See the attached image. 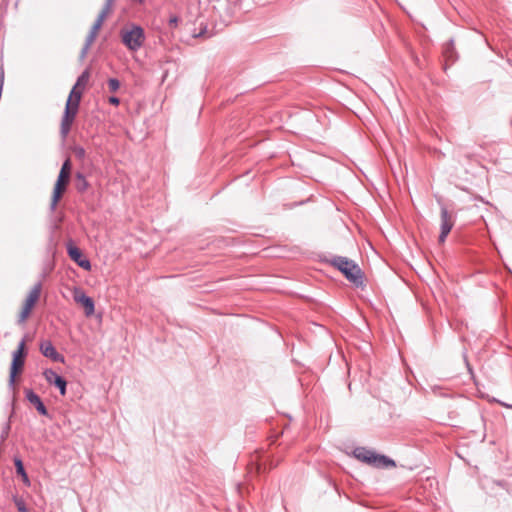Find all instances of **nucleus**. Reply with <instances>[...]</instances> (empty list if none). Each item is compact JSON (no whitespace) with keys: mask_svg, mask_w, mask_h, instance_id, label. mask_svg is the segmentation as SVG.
I'll return each mask as SVG.
<instances>
[{"mask_svg":"<svg viewBox=\"0 0 512 512\" xmlns=\"http://www.w3.org/2000/svg\"><path fill=\"white\" fill-rule=\"evenodd\" d=\"M108 87L111 92H116L120 87V82L116 78H110L108 80Z\"/></svg>","mask_w":512,"mask_h":512,"instance_id":"6ab92c4d","label":"nucleus"},{"mask_svg":"<svg viewBox=\"0 0 512 512\" xmlns=\"http://www.w3.org/2000/svg\"><path fill=\"white\" fill-rule=\"evenodd\" d=\"M178 17L177 16H172L170 19H169V25L170 26H177L178 24Z\"/></svg>","mask_w":512,"mask_h":512,"instance_id":"4be33fe9","label":"nucleus"},{"mask_svg":"<svg viewBox=\"0 0 512 512\" xmlns=\"http://www.w3.org/2000/svg\"><path fill=\"white\" fill-rule=\"evenodd\" d=\"M122 42L131 51H137L144 42V31L140 26H133L129 30H123L121 33Z\"/></svg>","mask_w":512,"mask_h":512,"instance_id":"423d86ee","label":"nucleus"},{"mask_svg":"<svg viewBox=\"0 0 512 512\" xmlns=\"http://www.w3.org/2000/svg\"><path fill=\"white\" fill-rule=\"evenodd\" d=\"M67 252L69 257L76 262L81 268L85 270L91 269V263L88 259L83 258L81 250L74 244L70 243L67 245Z\"/></svg>","mask_w":512,"mask_h":512,"instance_id":"ddd939ff","label":"nucleus"},{"mask_svg":"<svg viewBox=\"0 0 512 512\" xmlns=\"http://www.w3.org/2000/svg\"><path fill=\"white\" fill-rule=\"evenodd\" d=\"M91 45H92V44H88V40L86 39V41H85V45H84V47L82 48L81 55H80V57H81L82 59H83V58H85V56H86V54H87V52H88L89 48L91 47Z\"/></svg>","mask_w":512,"mask_h":512,"instance_id":"412c9836","label":"nucleus"},{"mask_svg":"<svg viewBox=\"0 0 512 512\" xmlns=\"http://www.w3.org/2000/svg\"><path fill=\"white\" fill-rule=\"evenodd\" d=\"M444 55L450 59V60H454L453 59V56H454V42L452 40L448 41L445 46H444Z\"/></svg>","mask_w":512,"mask_h":512,"instance_id":"f3484780","label":"nucleus"},{"mask_svg":"<svg viewBox=\"0 0 512 512\" xmlns=\"http://www.w3.org/2000/svg\"><path fill=\"white\" fill-rule=\"evenodd\" d=\"M41 290H42V285L41 283H36L32 289L30 290L26 300H25V303L23 305V308L19 314V319H18V322L19 323H24L27 318L29 317L33 307L35 306V304L37 303V301L39 300V297H40V294H41Z\"/></svg>","mask_w":512,"mask_h":512,"instance_id":"0eeeda50","label":"nucleus"},{"mask_svg":"<svg viewBox=\"0 0 512 512\" xmlns=\"http://www.w3.org/2000/svg\"><path fill=\"white\" fill-rule=\"evenodd\" d=\"M16 471L18 474L23 476L24 481H28V476L24 470V466L21 460H15Z\"/></svg>","mask_w":512,"mask_h":512,"instance_id":"a211bd4d","label":"nucleus"},{"mask_svg":"<svg viewBox=\"0 0 512 512\" xmlns=\"http://www.w3.org/2000/svg\"><path fill=\"white\" fill-rule=\"evenodd\" d=\"M26 337H24L18 344L17 349L13 352V359L10 368L9 384L14 386L15 378L24 367L25 356H26Z\"/></svg>","mask_w":512,"mask_h":512,"instance_id":"39448f33","label":"nucleus"},{"mask_svg":"<svg viewBox=\"0 0 512 512\" xmlns=\"http://www.w3.org/2000/svg\"><path fill=\"white\" fill-rule=\"evenodd\" d=\"M15 505L18 509V512H29V510L27 509L26 505H25V502L20 499V498H15Z\"/></svg>","mask_w":512,"mask_h":512,"instance_id":"aec40b11","label":"nucleus"},{"mask_svg":"<svg viewBox=\"0 0 512 512\" xmlns=\"http://www.w3.org/2000/svg\"><path fill=\"white\" fill-rule=\"evenodd\" d=\"M89 78H90V73H89V70L86 69L78 77L75 85L73 86V88L70 91L69 96L77 98V99H81L83 91L85 90V87L88 84Z\"/></svg>","mask_w":512,"mask_h":512,"instance_id":"4468645a","label":"nucleus"},{"mask_svg":"<svg viewBox=\"0 0 512 512\" xmlns=\"http://www.w3.org/2000/svg\"><path fill=\"white\" fill-rule=\"evenodd\" d=\"M440 235H439V242L444 243L448 234L452 230L455 220L453 215L447 210L445 206L441 207V213H440Z\"/></svg>","mask_w":512,"mask_h":512,"instance_id":"1a4fd4ad","label":"nucleus"},{"mask_svg":"<svg viewBox=\"0 0 512 512\" xmlns=\"http://www.w3.org/2000/svg\"><path fill=\"white\" fill-rule=\"evenodd\" d=\"M74 301L84 307L85 315L90 317L95 312L94 301L91 297L87 296L80 288H74L73 291Z\"/></svg>","mask_w":512,"mask_h":512,"instance_id":"9d476101","label":"nucleus"},{"mask_svg":"<svg viewBox=\"0 0 512 512\" xmlns=\"http://www.w3.org/2000/svg\"><path fill=\"white\" fill-rule=\"evenodd\" d=\"M25 397L29 401L30 404H32L39 414L43 416L48 415V411L43 404L41 398L31 389H28L25 391Z\"/></svg>","mask_w":512,"mask_h":512,"instance_id":"2eb2a0df","label":"nucleus"},{"mask_svg":"<svg viewBox=\"0 0 512 512\" xmlns=\"http://www.w3.org/2000/svg\"><path fill=\"white\" fill-rule=\"evenodd\" d=\"M113 1L114 0H106V3L104 5L103 9L101 10L100 14L98 15L95 23L93 24V26L86 38L88 40V44H93V42L95 41L97 34L103 25L104 20L106 19L107 15L111 11Z\"/></svg>","mask_w":512,"mask_h":512,"instance_id":"6e6552de","label":"nucleus"},{"mask_svg":"<svg viewBox=\"0 0 512 512\" xmlns=\"http://www.w3.org/2000/svg\"><path fill=\"white\" fill-rule=\"evenodd\" d=\"M76 188L79 192H84L88 189L89 184L83 174H76Z\"/></svg>","mask_w":512,"mask_h":512,"instance_id":"dca6fc26","label":"nucleus"},{"mask_svg":"<svg viewBox=\"0 0 512 512\" xmlns=\"http://www.w3.org/2000/svg\"><path fill=\"white\" fill-rule=\"evenodd\" d=\"M70 170H71V163L70 160L67 159L60 170V173L58 175L57 181L54 186L53 190V196L51 201V208L54 209L60 200L62 193L65 191L66 186L69 182L70 178Z\"/></svg>","mask_w":512,"mask_h":512,"instance_id":"20e7f679","label":"nucleus"},{"mask_svg":"<svg viewBox=\"0 0 512 512\" xmlns=\"http://www.w3.org/2000/svg\"><path fill=\"white\" fill-rule=\"evenodd\" d=\"M108 101L110 104H113V105H118L120 103L119 98H117L115 96L109 97Z\"/></svg>","mask_w":512,"mask_h":512,"instance_id":"5701e85b","label":"nucleus"},{"mask_svg":"<svg viewBox=\"0 0 512 512\" xmlns=\"http://www.w3.org/2000/svg\"><path fill=\"white\" fill-rule=\"evenodd\" d=\"M353 454L358 460L365 462L369 465H372L374 467L380 468L395 466V462L392 459L384 455L376 454L374 451L366 449L364 447L356 448Z\"/></svg>","mask_w":512,"mask_h":512,"instance_id":"f03ea898","label":"nucleus"},{"mask_svg":"<svg viewBox=\"0 0 512 512\" xmlns=\"http://www.w3.org/2000/svg\"><path fill=\"white\" fill-rule=\"evenodd\" d=\"M43 376H44L45 380L50 385H54V386H56L59 389L61 395H65L66 394L67 382H66V380L62 376L58 375L52 369H46L43 372Z\"/></svg>","mask_w":512,"mask_h":512,"instance_id":"9b49d317","label":"nucleus"},{"mask_svg":"<svg viewBox=\"0 0 512 512\" xmlns=\"http://www.w3.org/2000/svg\"><path fill=\"white\" fill-rule=\"evenodd\" d=\"M331 264L341 271L346 279L355 286L363 285V273L359 266L353 261L343 256H335Z\"/></svg>","mask_w":512,"mask_h":512,"instance_id":"f257e3e1","label":"nucleus"},{"mask_svg":"<svg viewBox=\"0 0 512 512\" xmlns=\"http://www.w3.org/2000/svg\"><path fill=\"white\" fill-rule=\"evenodd\" d=\"M40 352L47 358H50L54 362L64 363L65 358L63 355L57 352L52 342L49 340L42 341L39 346Z\"/></svg>","mask_w":512,"mask_h":512,"instance_id":"f8f14e48","label":"nucleus"},{"mask_svg":"<svg viewBox=\"0 0 512 512\" xmlns=\"http://www.w3.org/2000/svg\"><path fill=\"white\" fill-rule=\"evenodd\" d=\"M139 2H140V3H142V2H143V0H139Z\"/></svg>","mask_w":512,"mask_h":512,"instance_id":"393cba45","label":"nucleus"},{"mask_svg":"<svg viewBox=\"0 0 512 512\" xmlns=\"http://www.w3.org/2000/svg\"><path fill=\"white\" fill-rule=\"evenodd\" d=\"M75 153L80 158L85 156V150L83 148H76Z\"/></svg>","mask_w":512,"mask_h":512,"instance_id":"b1692460","label":"nucleus"},{"mask_svg":"<svg viewBox=\"0 0 512 512\" xmlns=\"http://www.w3.org/2000/svg\"><path fill=\"white\" fill-rule=\"evenodd\" d=\"M80 101L81 99L68 96L60 125V133L63 138H66L71 130L72 124L78 113Z\"/></svg>","mask_w":512,"mask_h":512,"instance_id":"7ed1b4c3","label":"nucleus"}]
</instances>
